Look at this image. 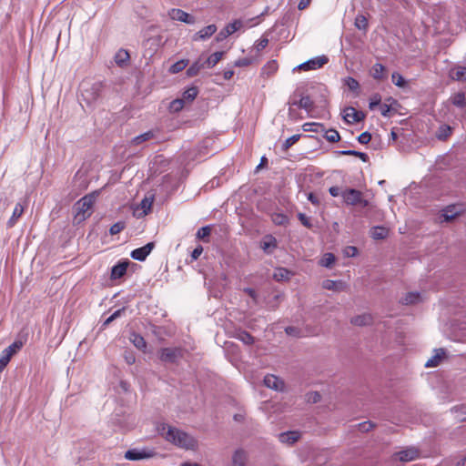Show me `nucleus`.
Listing matches in <instances>:
<instances>
[{"mask_svg":"<svg viewBox=\"0 0 466 466\" xmlns=\"http://www.w3.org/2000/svg\"><path fill=\"white\" fill-rule=\"evenodd\" d=\"M158 431L167 441L177 447L188 450L194 449L196 445V441L193 437L167 424H161L158 427Z\"/></svg>","mask_w":466,"mask_h":466,"instance_id":"obj_1","label":"nucleus"},{"mask_svg":"<svg viewBox=\"0 0 466 466\" xmlns=\"http://www.w3.org/2000/svg\"><path fill=\"white\" fill-rule=\"evenodd\" d=\"M98 193L93 192L84 196L76 204V215L75 218L79 222L86 219L92 214V208L96 202Z\"/></svg>","mask_w":466,"mask_h":466,"instance_id":"obj_2","label":"nucleus"},{"mask_svg":"<svg viewBox=\"0 0 466 466\" xmlns=\"http://www.w3.org/2000/svg\"><path fill=\"white\" fill-rule=\"evenodd\" d=\"M343 202L348 206L367 208L369 201L363 198V193L358 189L346 188L341 192Z\"/></svg>","mask_w":466,"mask_h":466,"instance_id":"obj_3","label":"nucleus"},{"mask_svg":"<svg viewBox=\"0 0 466 466\" xmlns=\"http://www.w3.org/2000/svg\"><path fill=\"white\" fill-rule=\"evenodd\" d=\"M23 348L21 340L14 341L10 346L5 349L0 356V373L5 369L12 357Z\"/></svg>","mask_w":466,"mask_h":466,"instance_id":"obj_4","label":"nucleus"},{"mask_svg":"<svg viewBox=\"0 0 466 466\" xmlns=\"http://www.w3.org/2000/svg\"><path fill=\"white\" fill-rule=\"evenodd\" d=\"M465 208L462 204L449 205L441 210V217L443 218V221L451 222L463 214Z\"/></svg>","mask_w":466,"mask_h":466,"instance_id":"obj_5","label":"nucleus"},{"mask_svg":"<svg viewBox=\"0 0 466 466\" xmlns=\"http://www.w3.org/2000/svg\"><path fill=\"white\" fill-rule=\"evenodd\" d=\"M182 356L183 351L180 348H163L159 350V359L163 362L175 363Z\"/></svg>","mask_w":466,"mask_h":466,"instance_id":"obj_6","label":"nucleus"},{"mask_svg":"<svg viewBox=\"0 0 466 466\" xmlns=\"http://www.w3.org/2000/svg\"><path fill=\"white\" fill-rule=\"evenodd\" d=\"M155 452L150 450H137V449H131L126 451L125 458L129 461H138L143 459H148L152 458L154 456Z\"/></svg>","mask_w":466,"mask_h":466,"instance_id":"obj_7","label":"nucleus"},{"mask_svg":"<svg viewBox=\"0 0 466 466\" xmlns=\"http://www.w3.org/2000/svg\"><path fill=\"white\" fill-rule=\"evenodd\" d=\"M328 63V58L325 56H318L313 59H310L307 62H304L298 66V69L299 70H314L322 67L325 64Z\"/></svg>","mask_w":466,"mask_h":466,"instance_id":"obj_8","label":"nucleus"},{"mask_svg":"<svg viewBox=\"0 0 466 466\" xmlns=\"http://www.w3.org/2000/svg\"><path fill=\"white\" fill-rule=\"evenodd\" d=\"M168 16L172 20L184 22L186 24H194L195 18L193 15L187 14V12L177 9V8H172L168 11Z\"/></svg>","mask_w":466,"mask_h":466,"instance_id":"obj_9","label":"nucleus"},{"mask_svg":"<svg viewBox=\"0 0 466 466\" xmlns=\"http://www.w3.org/2000/svg\"><path fill=\"white\" fill-rule=\"evenodd\" d=\"M365 116L362 111H358L354 107L350 106L344 110L343 119L349 124H353L362 121Z\"/></svg>","mask_w":466,"mask_h":466,"instance_id":"obj_10","label":"nucleus"},{"mask_svg":"<svg viewBox=\"0 0 466 466\" xmlns=\"http://www.w3.org/2000/svg\"><path fill=\"white\" fill-rule=\"evenodd\" d=\"M301 437V432L299 431H289L279 434V441L288 446L296 443Z\"/></svg>","mask_w":466,"mask_h":466,"instance_id":"obj_11","label":"nucleus"},{"mask_svg":"<svg viewBox=\"0 0 466 466\" xmlns=\"http://www.w3.org/2000/svg\"><path fill=\"white\" fill-rule=\"evenodd\" d=\"M154 247V242H149L141 248H136L131 252V258L138 261H144Z\"/></svg>","mask_w":466,"mask_h":466,"instance_id":"obj_12","label":"nucleus"},{"mask_svg":"<svg viewBox=\"0 0 466 466\" xmlns=\"http://www.w3.org/2000/svg\"><path fill=\"white\" fill-rule=\"evenodd\" d=\"M264 385L269 389L281 391L284 389V382L279 377L268 374L264 378Z\"/></svg>","mask_w":466,"mask_h":466,"instance_id":"obj_13","label":"nucleus"},{"mask_svg":"<svg viewBox=\"0 0 466 466\" xmlns=\"http://www.w3.org/2000/svg\"><path fill=\"white\" fill-rule=\"evenodd\" d=\"M446 351L444 349L440 348L434 350V354L426 361V368H434L441 364V360L445 358Z\"/></svg>","mask_w":466,"mask_h":466,"instance_id":"obj_14","label":"nucleus"},{"mask_svg":"<svg viewBox=\"0 0 466 466\" xmlns=\"http://www.w3.org/2000/svg\"><path fill=\"white\" fill-rule=\"evenodd\" d=\"M395 456L401 461L408 462L419 457V451L415 448H408L395 453Z\"/></svg>","mask_w":466,"mask_h":466,"instance_id":"obj_15","label":"nucleus"},{"mask_svg":"<svg viewBox=\"0 0 466 466\" xmlns=\"http://www.w3.org/2000/svg\"><path fill=\"white\" fill-rule=\"evenodd\" d=\"M128 264V261H123L115 265L111 269V279H116L122 278L127 273Z\"/></svg>","mask_w":466,"mask_h":466,"instance_id":"obj_16","label":"nucleus"},{"mask_svg":"<svg viewBox=\"0 0 466 466\" xmlns=\"http://www.w3.org/2000/svg\"><path fill=\"white\" fill-rule=\"evenodd\" d=\"M322 287L325 289L333 290V291H342L345 289L346 285L341 280H332V279H326L322 282Z\"/></svg>","mask_w":466,"mask_h":466,"instance_id":"obj_17","label":"nucleus"},{"mask_svg":"<svg viewBox=\"0 0 466 466\" xmlns=\"http://www.w3.org/2000/svg\"><path fill=\"white\" fill-rule=\"evenodd\" d=\"M25 207L21 203H16L13 214L7 221V227L13 228L16 224L18 218L23 215Z\"/></svg>","mask_w":466,"mask_h":466,"instance_id":"obj_18","label":"nucleus"},{"mask_svg":"<svg viewBox=\"0 0 466 466\" xmlns=\"http://www.w3.org/2000/svg\"><path fill=\"white\" fill-rule=\"evenodd\" d=\"M452 134V127L449 125H441L436 131V137L441 141L447 140Z\"/></svg>","mask_w":466,"mask_h":466,"instance_id":"obj_19","label":"nucleus"},{"mask_svg":"<svg viewBox=\"0 0 466 466\" xmlns=\"http://www.w3.org/2000/svg\"><path fill=\"white\" fill-rule=\"evenodd\" d=\"M247 453L243 450H237L232 457L233 466H246Z\"/></svg>","mask_w":466,"mask_h":466,"instance_id":"obj_20","label":"nucleus"},{"mask_svg":"<svg viewBox=\"0 0 466 466\" xmlns=\"http://www.w3.org/2000/svg\"><path fill=\"white\" fill-rule=\"evenodd\" d=\"M198 90L196 86H191L182 94V100L186 105L190 104L198 96Z\"/></svg>","mask_w":466,"mask_h":466,"instance_id":"obj_21","label":"nucleus"},{"mask_svg":"<svg viewBox=\"0 0 466 466\" xmlns=\"http://www.w3.org/2000/svg\"><path fill=\"white\" fill-rule=\"evenodd\" d=\"M130 341L134 344L136 348H137L140 350L145 351V350L147 349V342L140 334L132 333L130 337Z\"/></svg>","mask_w":466,"mask_h":466,"instance_id":"obj_22","label":"nucleus"},{"mask_svg":"<svg viewBox=\"0 0 466 466\" xmlns=\"http://www.w3.org/2000/svg\"><path fill=\"white\" fill-rule=\"evenodd\" d=\"M277 247V240L271 235L266 236L261 241V248L264 251L269 253L271 248Z\"/></svg>","mask_w":466,"mask_h":466,"instance_id":"obj_23","label":"nucleus"},{"mask_svg":"<svg viewBox=\"0 0 466 466\" xmlns=\"http://www.w3.org/2000/svg\"><path fill=\"white\" fill-rule=\"evenodd\" d=\"M372 322V317L370 314H362L354 317L351 319V323L356 326H366Z\"/></svg>","mask_w":466,"mask_h":466,"instance_id":"obj_24","label":"nucleus"},{"mask_svg":"<svg viewBox=\"0 0 466 466\" xmlns=\"http://www.w3.org/2000/svg\"><path fill=\"white\" fill-rule=\"evenodd\" d=\"M451 76L457 81H466V67L457 66L451 71Z\"/></svg>","mask_w":466,"mask_h":466,"instance_id":"obj_25","label":"nucleus"},{"mask_svg":"<svg viewBox=\"0 0 466 466\" xmlns=\"http://www.w3.org/2000/svg\"><path fill=\"white\" fill-rule=\"evenodd\" d=\"M370 74L374 79L382 80L385 78V67L381 64H375L370 71Z\"/></svg>","mask_w":466,"mask_h":466,"instance_id":"obj_26","label":"nucleus"},{"mask_svg":"<svg viewBox=\"0 0 466 466\" xmlns=\"http://www.w3.org/2000/svg\"><path fill=\"white\" fill-rule=\"evenodd\" d=\"M389 234V229L384 227H374L370 230V236L374 239H383Z\"/></svg>","mask_w":466,"mask_h":466,"instance_id":"obj_27","label":"nucleus"},{"mask_svg":"<svg viewBox=\"0 0 466 466\" xmlns=\"http://www.w3.org/2000/svg\"><path fill=\"white\" fill-rule=\"evenodd\" d=\"M130 56L127 50L120 49L115 56V62L120 66H123L127 64V62L129 60Z\"/></svg>","mask_w":466,"mask_h":466,"instance_id":"obj_28","label":"nucleus"},{"mask_svg":"<svg viewBox=\"0 0 466 466\" xmlns=\"http://www.w3.org/2000/svg\"><path fill=\"white\" fill-rule=\"evenodd\" d=\"M303 130L306 132L322 133L325 131V127L320 123H305L303 125Z\"/></svg>","mask_w":466,"mask_h":466,"instance_id":"obj_29","label":"nucleus"},{"mask_svg":"<svg viewBox=\"0 0 466 466\" xmlns=\"http://www.w3.org/2000/svg\"><path fill=\"white\" fill-rule=\"evenodd\" d=\"M299 107L307 110L308 112L311 111L314 107V102L309 96H301L299 100Z\"/></svg>","mask_w":466,"mask_h":466,"instance_id":"obj_30","label":"nucleus"},{"mask_svg":"<svg viewBox=\"0 0 466 466\" xmlns=\"http://www.w3.org/2000/svg\"><path fill=\"white\" fill-rule=\"evenodd\" d=\"M420 300V293H417V292H410V293L406 294V296L404 298L401 299L402 304H405V305L414 304V303L419 302Z\"/></svg>","mask_w":466,"mask_h":466,"instance_id":"obj_31","label":"nucleus"},{"mask_svg":"<svg viewBox=\"0 0 466 466\" xmlns=\"http://www.w3.org/2000/svg\"><path fill=\"white\" fill-rule=\"evenodd\" d=\"M354 25L359 30L366 32L369 26L368 19L363 15H358L355 18Z\"/></svg>","mask_w":466,"mask_h":466,"instance_id":"obj_32","label":"nucleus"},{"mask_svg":"<svg viewBox=\"0 0 466 466\" xmlns=\"http://www.w3.org/2000/svg\"><path fill=\"white\" fill-rule=\"evenodd\" d=\"M451 103L458 107H463L466 105L465 95L462 92L454 94L451 97Z\"/></svg>","mask_w":466,"mask_h":466,"instance_id":"obj_33","label":"nucleus"},{"mask_svg":"<svg viewBox=\"0 0 466 466\" xmlns=\"http://www.w3.org/2000/svg\"><path fill=\"white\" fill-rule=\"evenodd\" d=\"M272 222L278 226H285L289 223V218L282 213H274L271 215Z\"/></svg>","mask_w":466,"mask_h":466,"instance_id":"obj_34","label":"nucleus"},{"mask_svg":"<svg viewBox=\"0 0 466 466\" xmlns=\"http://www.w3.org/2000/svg\"><path fill=\"white\" fill-rule=\"evenodd\" d=\"M223 55H224L223 51L213 53L212 55L209 56V57L208 59H206V66H208L209 67L216 66L220 61Z\"/></svg>","mask_w":466,"mask_h":466,"instance_id":"obj_35","label":"nucleus"},{"mask_svg":"<svg viewBox=\"0 0 466 466\" xmlns=\"http://www.w3.org/2000/svg\"><path fill=\"white\" fill-rule=\"evenodd\" d=\"M338 154L343 155V156H353L360 157L363 162H367L369 159V157L367 154L359 152L356 150H342L339 151Z\"/></svg>","mask_w":466,"mask_h":466,"instance_id":"obj_36","label":"nucleus"},{"mask_svg":"<svg viewBox=\"0 0 466 466\" xmlns=\"http://www.w3.org/2000/svg\"><path fill=\"white\" fill-rule=\"evenodd\" d=\"M335 256L332 253H326L319 261V264L325 268H331L335 263Z\"/></svg>","mask_w":466,"mask_h":466,"instance_id":"obj_37","label":"nucleus"},{"mask_svg":"<svg viewBox=\"0 0 466 466\" xmlns=\"http://www.w3.org/2000/svg\"><path fill=\"white\" fill-rule=\"evenodd\" d=\"M323 132L325 133L324 137L329 142L335 143V142L339 141V139H340V136H339V132L335 129H329V130L325 129V131H323Z\"/></svg>","mask_w":466,"mask_h":466,"instance_id":"obj_38","label":"nucleus"},{"mask_svg":"<svg viewBox=\"0 0 466 466\" xmlns=\"http://www.w3.org/2000/svg\"><path fill=\"white\" fill-rule=\"evenodd\" d=\"M187 64H188L187 60L181 59L170 66L169 72L172 74L179 73L187 66Z\"/></svg>","mask_w":466,"mask_h":466,"instance_id":"obj_39","label":"nucleus"},{"mask_svg":"<svg viewBox=\"0 0 466 466\" xmlns=\"http://www.w3.org/2000/svg\"><path fill=\"white\" fill-rule=\"evenodd\" d=\"M153 137H154L153 132L152 131H147V132H146L144 134H141V135L137 136L136 137H134L132 139V144L136 145V146L140 145L142 142L147 141V140L151 139Z\"/></svg>","mask_w":466,"mask_h":466,"instance_id":"obj_40","label":"nucleus"},{"mask_svg":"<svg viewBox=\"0 0 466 466\" xmlns=\"http://www.w3.org/2000/svg\"><path fill=\"white\" fill-rule=\"evenodd\" d=\"M278 63L275 60H271L267 63V65L263 67V74L267 75L268 76L273 75L278 70Z\"/></svg>","mask_w":466,"mask_h":466,"instance_id":"obj_41","label":"nucleus"},{"mask_svg":"<svg viewBox=\"0 0 466 466\" xmlns=\"http://www.w3.org/2000/svg\"><path fill=\"white\" fill-rule=\"evenodd\" d=\"M289 275L290 272L288 269L280 268L275 271L273 277L276 280L279 281L289 279Z\"/></svg>","mask_w":466,"mask_h":466,"instance_id":"obj_42","label":"nucleus"},{"mask_svg":"<svg viewBox=\"0 0 466 466\" xmlns=\"http://www.w3.org/2000/svg\"><path fill=\"white\" fill-rule=\"evenodd\" d=\"M185 106L186 104L182 98H177L169 104V110L172 112H179Z\"/></svg>","mask_w":466,"mask_h":466,"instance_id":"obj_43","label":"nucleus"},{"mask_svg":"<svg viewBox=\"0 0 466 466\" xmlns=\"http://www.w3.org/2000/svg\"><path fill=\"white\" fill-rule=\"evenodd\" d=\"M203 66L204 64L201 63L200 60L197 61L187 70V75L188 76H197Z\"/></svg>","mask_w":466,"mask_h":466,"instance_id":"obj_44","label":"nucleus"},{"mask_svg":"<svg viewBox=\"0 0 466 466\" xmlns=\"http://www.w3.org/2000/svg\"><path fill=\"white\" fill-rule=\"evenodd\" d=\"M203 252V248L201 245H198L197 248H195L192 252L190 253L189 258H187V263H193L195 260H197L200 255Z\"/></svg>","mask_w":466,"mask_h":466,"instance_id":"obj_45","label":"nucleus"},{"mask_svg":"<svg viewBox=\"0 0 466 466\" xmlns=\"http://www.w3.org/2000/svg\"><path fill=\"white\" fill-rule=\"evenodd\" d=\"M229 33L232 35L243 27V22L239 19L233 21L226 25Z\"/></svg>","mask_w":466,"mask_h":466,"instance_id":"obj_46","label":"nucleus"},{"mask_svg":"<svg viewBox=\"0 0 466 466\" xmlns=\"http://www.w3.org/2000/svg\"><path fill=\"white\" fill-rule=\"evenodd\" d=\"M126 228V223L124 221H118L113 224L109 228V233L114 236L120 233Z\"/></svg>","mask_w":466,"mask_h":466,"instance_id":"obj_47","label":"nucleus"},{"mask_svg":"<svg viewBox=\"0 0 466 466\" xmlns=\"http://www.w3.org/2000/svg\"><path fill=\"white\" fill-rule=\"evenodd\" d=\"M391 80H392L393 84L399 87H404L406 85V81L403 78V76L397 72H394L391 75Z\"/></svg>","mask_w":466,"mask_h":466,"instance_id":"obj_48","label":"nucleus"},{"mask_svg":"<svg viewBox=\"0 0 466 466\" xmlns=\"http://www.w3.org/2000/svg\"><path fill=\"white\" fill-rule=\"evenodd\" d=\"M345 84L347 85L349 89L351 91H357L360 88L359 82L355 78L350 77V76H349L345 79Z\"/></svg>","mask_w":466,"mask_h":466,"instance_id":"obj_49","label":"nucleus"},{"mask_svg":"<svg viewBox=\"0 0 466 466\" xmlns=\"http://www.w3.org/2000/svg\"><path fill=\"white\" fill-rule=\"evenodd\" d=\"M299 137L300 135H293L290 137L287 138L283 143V149H289L291 146H293L296 142L299 141Z\"/></svg>","mask_w":466,"mask_h":466,"instance_id":"obj_50","label":"nucleus"},{"mask_svg":"<svg viewBox=\"0 0 466 466\" xmlns=\"http://www.w3.org/2000/svg\"><path fill=\"white\" fill-rule=\"evenodd\" d=\"M375 427V424L370 420L363 421L358 424L359 431L362 432H368Z\"/></svg>","mask_w":466,"mask_h":466,"instance_id":"obj_51","label":"nucleus"},{"mask_svg":"<svg viewBox=\"0 0 466 466\" xmlns=\"http://www.w3.org/2000/svg\"><path fill=\"white\" fill-rule=\"evenodd\" d=\"M298 218L300 221V223L307 228H312V223H311L309 218H308L304 213H299Z\"/></svg>","mask_w":466,"mask_h":466,"instance_id":"obj_52","label":"nucleus"},{"mask_svg":"<svg viewBox=\"0 0 466 466\" xmlns=\"http://www.w3.org/2000/svg\"><path fill=\"white\" fill-rule=\"evenodd\" d=\"M125 309H117L116 310L110 317H108L105 322L103 323V326L104 327H106L107 325H109L113 320H115L117 317H119L121 315L122 312H124Z\"/></svg>","mask_w":466,"mask_h":466,"instance_id":"obj_53","label":"nucleus"},{"mask_svg":"<svg viewBox=\"0 0 466 466\" xmlns=\"http://www.w3.org/2000/svg\"><path fill=\"white\" fill-rule=\"evenodd\" d=\"M268 44V39L267 37H261L255 44V48L258 52L263 50Z\"/></svg>","mask_w":466,"mask_h":466,"instance_id":"obj_54","label":"nucleus"},{"mask_svg":"<svg viewBox=\"0 0 466 466\" xmlns=\"http://www.w3.org/2000/svg\"><path fill=\"white\" fill-rule=\"evenodd\" d=\"M343 254L348 257H355L358 254V248L353 246H348L343 249Z\"/></svg>","mask_w":466,"mask_h":466,"instance_id":"obj_55","label":"nucleus"},{"mask_svg":"<svg viewBox=\"0 0 466 466\" xmlns=\"http://www.w3.org/2000/svg\"><path fill=\"white\" fill-rule=\"evenodd\" d=\"M239 339L242 340L247 345H250L254 342V338L248 332L240 333Z\"/></svg>","mask_w":466,"mask_h":466,"instance_id":"obj_56","label":"nucleus"},{"mask_svg":"<svg viewBox=\"0 0 466 466\" xmlns=\"http://www.w3.org/2000/svg\"><path fill=\"white\" fill-rule=\"evenodd\" d=\"M371 139V135L369 132H363L358 137V141L360 144H368Z\"/></svg>","mask_w":466,"mask_h":466,"instance_id":"obj_57","label":"nucleus"},{"mask_svg":"<svg viewBox=\"0 0 466 466\" xmlns=\"http://www.w3.org/2000/svg\"><path fill=\"white\" fill-rule=\"evenodd\" d=\"M231 35L228 29L225 26L217 35L216 39L217 41H222Z\"/></svg>","mask_w":466,"mask_h":466,"instance_id":"obj_58","label":"nucleus"},{"mask_svg":"<svg viewBox=\"0 0 466 466\" xmlns=\"http://www.w3.org/2000/svg\"><path fill=\"white\" fill-rule=\"evenodd\" d=\"M231 35L228 29L225 26L217 35L216 39L217 41H222Z\"/></svg>","mask_w":466,"mask_h":466,"instance_id":"obj_59","label":"nucleus"},{"mask_svg":"<svg viewBox=\"0 0 466 466\" xmlns=\"http://www.w3.org/2000/svg\"><path fill=\"white\" fill-rule=\"evenodd\" d=\"M124 359L126 360V362L128 364V365H132L135 363L136 361V357L135 355L132 353V352H128V351H126L125 354H124Z\"/></svg>","mask_w":466,"mask_h":466,"instance_id":"obj_60","label":"nucleus"},{"mask_svg":"<svg viewBox=\"0 0 466 466\" xmlns=\"http://www.w3.org/2000/svg\"><path fill=\"white\" fill-rule=\"evenodd\" d=\"M380 103V97L379 95H375L370 102V108L372 110L375 108V106H379Z\"/></svg>","mask_w":466,"mask_h":466,"instance_id":"obj_61","label":"nucleus"},{"mask_svg":"<svg viewBox=\"0 0 466 466\" xmlns=\"http://www.w3.org/2000/svg\"><path fill=\"white\" fill-rule=\"evenodd\" d=\"M343 190H341L339 187L337 186H334V187H329V194L332 196V197H339V196H341V192Z\"/></svg>","mask_w":466,"mask_h":466,"instance_id":"obj_62","label":"nucleus"},{"mask_svg":"<svg viewBox=\"0 0 466 466\" xmlns=\"http://www.w3.org/2000/svg\"><path fill=\"white\" fill-rule=\"evenodd\" d=\"M380 113L382 116H388L389 113L390 111V106H389L387 104H381L380 106Z\"/></svg>","mask_w":466,"mask_h":466,"instance_id":"obj_63","label":"nucleus"},{"mask_svg":"<svg viewBox=\"0 0 466 466\" xmlns=\"http://www.w3.org/2000/svg\"><path fill=\"white\" fill-rule=\"evenodd\" d=\"M251 63V60L248 59V58H242V59H238L235 62V66H247L248 65H250Z\"/></svg>","mask_w":466,"mask_h":466,"instance_id":"obj_64","label":"nucleus"}]
</instances>
